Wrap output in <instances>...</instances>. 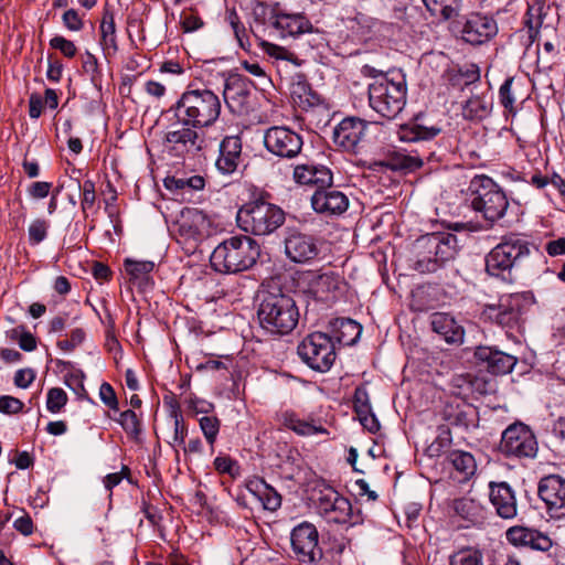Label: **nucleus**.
<instances>
[{"mask_svg":"<svg viewBox=\"0 0 565 565\" xmlns=\"http://www.w3.org/2000/svg\"><path fill=\"white\" fill-rule=\"evenodd\" d=\"M171 109L180 124L192 125L194 128H206L218 119L221 99L210 88L189 86Z\"/></svg>","mask_w":565,"mask_h":565,"instance_id":"nucleus-1","label":"nucleus"},{"mask_svg":"<svg viewBox=\"0 0 565 565\" xmlns=\"http://www.w3.org/2000/svg\"><path fill=\"white\" fill-rule=\"evenodd\" d=\"M260 327L271 334L290 333L299 320V310L295 299L278 290L262 291L257 310Z\"/></svg>","mask_w":565,"mask_h":565,"instance_id":"nucleus-2","label":"nucleus"},{"mask_svg":"<svg viewBox=\"0 0 565 565\" xmlns=\"http://www.w3.org/2000/svg\"><path fill=\"white\" fill-rule=\"evenodd\" d=\"M259 255L260 247L252 237L232 236L214 248L210 263L215 271L236 274L256 264Z\"/></svg>","mask_w":565,"mask_h":565,"instance_id":"nucleus-3","label":"nucleus"},{"mask_svg":"<svg viewBox=\"0 0 565 565\" xmlns=\"http://www.w3.org/2000/svg\"><path fill=\"white\" fill-rule=\"evenodd\" d=\"M458 238L451 233H431L415 242L416 259L413 268L422 274L435 273L459 252Z\"/></svg>","mask_w":565,"mask_h":565,"instance_id":"nucleus-4","label":"nucleus"},{"mask_svg":"<svg viewBox=\"0 0 565 565\" xmlns=\"http://www.w3.org/2000/svg\"><path fill=\"white\" fill-rule=\"evenodd\" d=\"M406 85L403 76L398 79L387 75L374 77L369 84L371 108L386 119L396 118L406 105Z\"/></svg>","mask_w":565,"mask_h":565,"instance_id":"nucleus-5","label":"nucleus"},{"mask_svg":"<svg viewBox=\"0 0 565 565\" xmlns=\"http://www.w3.org/2000/svg\"><path fill=\"white\" fill-rule=\"evenodd\" d=\"M530 256L526 241L518 236H508L494 246L486 256V270L489 275L512 280V269L522 266Z\"/></svg>","mask_w":565,"mask_h":565,"instance_id":"nucleus-6","label":"nucleus"},{"mask_svg":"<svg viewBox=\"0 0 565 565\" xmlns=\"http://www.w3.org/2000/svg\"><path fill=\"white\" fill-rule=\"evenodd\" d=\"M471 206L476 212L493 223L502 218L509 207L503 190L489 177L476 175L469 183Z\"/></svg>","mask_w":565,"mask_h":565,"instance_id":"nucleus-7","label":"nucleus"},{"mask_svg":"<svg viewBox=\"0 0 565 565\" xmlns=\"http://www.w3.org/2000/svg\"><path fill=\"white\" fill-rule=\"evenodd\" d=\"M242 230L254 235H268L285 222V212L275 204L257 200L244 204L237 212Z\"/></svg>","mask_w":565,"mask_h":565,"instance_id":"nucleus-8","label":"nucleus"},{"mask_svg":"<svg viewBox=\"0 0 565 565\" xmlns=\"http://www.w3.org/2000/svg\"><path fill=\"white\" fill-rule=\"evenodd\" d=\"M297 352L303 363L318 372L329 371L337 358L332 339L322 332L307 335L298 344Z\"/></svg>","mask_w":565,"mask_h":565,"instance_id":"nucleus-9","label":"nucleus"},{"mask_svg":"<svg viewBox=\"0 0 565 565\" xmlns=\"http://www.w3.org/2000/svg\"><path fill=\"white\" fill-rule=\"evenodd\" d=\"M198 129L180 120L170 125L162 142L167 152L179 158L199 154L205 148V139Z\"/></svg>","mask_w":565,"mask_h":565,"instance_id":"nucleus-10","label":"nucleus"},{"mask_svg":"<svg viewBox=\"0 0 565 565\" xmlns=\"http://www.w3.org/2000/svg\"><path fill=\"white\" fill-rule=\"evenodd\" d=\"M290 543L295 558L302 564L316 565L323 557L318 530L310 522L303 521L291 530Z\"/></svg>","mask_w":565,"mask_h":565,"instance_id":"nucleus-11","label":"nucleus"},{"mask_svg":"<svg viewBox=\"0 0 565 565\" xmlns=\"http://www.w3.org/2000/svg\"><path fill=\"white\" fill-rule=\"evenodd\" d=\"M499 449L508 457L534 458L537 454V441L526 425L515 423L502 433Z\"/></svg>","mask_w":565,"mask_h":565,"instance_id":"nucleus-12","label":"nucleus"},{"mask_svg":"<svg viewBox=\"0 0 565 565\" xmlns=\"http://www.w3.org/2000/svg\"><path fill=\"white\" fill-rule=\"evenodd\" d=\"M302 282L306 285V291L320 301L335 299L345 287L343 277L332 269L307 271Z\"/></svg>","mask_w":565,"mask_h":565,"instance_id":"nucleus-13","label":"nucleus"},{"mask_svg":"<svg viewBox=\"0 0 565 565\" xmlns=\"http://www.w3.org/2000/svg\"><path fill=\"white\" fill-rule=\"evenodd\" d=\"M264 146L273 154L282 159L296 158L302 149V137L284 126H273L264 132Z\"/></svg>","mask_w":565,"mask_h":565,"instance_id":"nucleus-14","label":"nucleus"},{"mask_svg":"<svg viewBox=\"0 0 565 565\" xmlns=\"http://www.w3.org/2000/svg\"><path fill=\"white\" fill-rule=\"evenodd\" d=\"M524 299L520 295L502 297L498 305L487 306L483 316L502 328L514 329L523 319Z\"/></svg>","mask_w":565,"mask_h":565,"instance_id":"nucleus-15","label":"nucleus"},{"mask_svg":"<svg viewBox=\"0 0 565 565\" xmlns=\"http://www.w3.org/2000/svg\"><path fill=\"white\" fill-rule=\"evenodd\" d=\"M285 254L294 263L306 264L316 259L320 253L315 236L288 228L284 238Z\"/></svg>","mask_w":565,"mask_h":565,"instance_id":"nucleus-16","label":"nucleus"},{"mask_svg":"<svg viewBox=\"0 0 565 565\" xmlns=\"http://www.w3.org/2000/svg\"><path fill=\"white\" fill-rule=\"evenodd\" d=\"M537 493L552 519L565 518V479L556 475L542 478Z\"/></svg>","mask_w":565,"mask_h":565,"instance_id":"nucleus-17","label":"nucleus"},{"mask_svg":"<svg viewBox=\"0 0 565 565\" xmlns=\"http://www.w3.org/2000/svg\"><path fill=\"white\" fill-rule=\"evenodd\" d=\"M317 507L319 513L330 523L345 524L351 521L350 501L331 488L320 492Z\"/></svg>","mask_w":565,"mask_h":565,"instance_id":"nucleus-18","label":"nucleus"},{"mask_svg":"<svg viewBox=\"0 0 565 565\" xmlns=\"http://www.w3.org/2000/svg\"><path fill=\"white\" fill-rule=\"evenodd\" d=\"M369 124L360 118L348 117L333 129V142L345 151L355 152L365 139Z\"/></svg>","mask_w":565,"mask_h":565,"instance_id":"nucleus-19","label":"nucleus"},{"mask_svg":"<svg viewBox=\"0 0 565 565\" xmlns=\"http://www.w3.org/2000/svg\"><path fill=\"white\" fill-rule=\"evenodd\" d=\"M497 33L498 25L495 20L477 12L466 17L461 29L462 40L472 45L482 44L492 39Z\"/></svg>","mask_w":565,"mask_h":565,"instance_id":"nucleus-20","label":"nucleus"},{"mask_svg":"<svg viewBox=\"0 0 565 565\" xmlns=\"http://www.w3.org/2000/svg\"><path fill=\"white\" fill-rule=\"evenodd\" d=\"M312 209L326 216L343 214L349 207V198L331 185L316 190L311 196Z\"/></svg>","mask_w":565,"mask_h":565,"instance_id":"nucleus-21","label":"nucleus"},{"mask_svg":"<svg viewBox=\"0 0 565 565\" xmlns=\"http://www.w3.org/2000/svg\"><path fill=\"white\" fill-rule=\"evenodd\" d=\"M242 140L238 136L225 137L218 147L216 169L225 175L234 174L242 164Z\"/></svg>","mask_w":565,"mask_h":565,"instance_id":"nucleus-22","label":"nucleus"},{"mask_svg":"<svg viewBox=\"0 0 565 565\" xmlns=\"http://www.w3.org/2000/svg\"><path fill=\"white\" fill-rule=\"evenodd\" d=\"M475 358L479 363L484 364L492 374H508L515 363L516 358L492 347H478L475 351Z\"/></svg>","mask_w":565,"mask_h":565,"instance_id":"nucleus-23","label":"nucleus"},{"mask_svg":"<svg viewBox=\"0 0 565 565\" xmlns=\"http://www.w3.org/2000/svg\"><path fill=\"white\" fill-rule=\"evenodd\" d=\"M294 180L300 185H310L316 190L333 183V174L329 168L321 164L302 163L294 168Z\"/></svg>","mask_w":565,"mask_h":565,"instance_id":"nucleus-24","label":"nucleus"},{"mask_svg":"<svg viewBox=\"0 0 565 565\" xmlns=\"http://www.w3.org/2000/svg\"><path fill=\"white\" fill-rule=\"evenodd\" d=\"M507 540L514 546H526L543 552L552 547V541L547 535L524 526L510 527L507 531Z\"/></svg>","mask_w":565,"mask_h":565,"instance_id":"nucleus-25","label":"nucleus"},{"mask_svg":"<svg viewBox=\"0 0 565 565\" xmlns=\"http://www.w3.org/2000/svg\"><path fill=\"white\" fill-rule=\"evenodd\" d=\"M489 497L500 518L513 519L516 515V499L513 490L507 482H491Z\"/></svg>","mask_w":565,"mask_h":565,"instance_id":"nucleus-26","label":"nucleus"},{"mask_svg":"<svg viewBox=\"0 0 565 565\" xmlns=\"http://www.w3.org/2000/svg\"><path fill=\"white\" fill-rule=\"evenodd\" d=\"M431 330L439 334L447 343L459 344L463 340V328L455 318L446 312H434L429 317Z\"/></svg>","mask_w":565,"mask_h":565,"instance_id":"nucleus-27","label":"nucleus"},{"mask_svg":"<svg viewBox=\"0 0 565 565\" xmlns=\"http://www.w3.org/2000/svg\"><path fill=\"white\" fill-rule=\"evenodd\" d=\"M443 128L438 124H428L422 117H416L415 120L408 125L401 127L398 135L399 139L407 142L429 141L435 139Z\"/></svg>","mask_w":565,"mask_h":565,"instance_id":"nucleus-28","label":"nucleus"},{"mask_svg":"<svg viewBox=\"0 0 565 565\" xmlns=\"http://www.w3.org/2000/svg\"><path fill=\"white\" fill-rule=\"evenodd\" d=\"M223 97L228 108L241 111L249 97L246 79L238 75L230 76L224 84Z\"/></svg>","mask_w":565,"mask_h":565,"instance_id":"nucleus-29","label":"nucleus"},{"mask_svg":"<svg viewBox=\"0 0 565 565\" xmlns=\"http://www.w3.org/2000/svg\"><path fill=\"white\" fill-rule=\"evenodd\" d=\"M475 409L471 405L459 398L445 404L443 418L451 426L468 428L471 424Z\"/></svg>","mask_w":565,"mask_h":565,"instance_id":"nucleus-30","label":"nucleus"},{"mask_svg":"<svg viewBox=\"0 0 565 565\" xmlns=\"http://www.w3.org/2000/svg\"><path fill=\"white\" fill-rule=\"evenodd\" d=\"M278 420L284 427L295 431L299 436L327 434L326 428L322 426L316 425L312 420L301 419L296 413L290 411L282 412Z\"/></svg>","mask_w":565,"mask_h":565,"instance_id":"nucleus-31","label":"nucleus"},{"mask_svg":"<svg viewBox=\"0 0 565 565\" xmlns=\"http://www.w3.org/2000/svg\"><path fill=\"white\" fill-rule=\"evenodd\" d=\"M447 459L461 476L460 480H467L473 476L477 470L475 457L468 451L452 450L448 454Z\"/></svg>","mask_w":565,"mask_h":565,"instance_id":"nucleus-32","label":"nucleus"},{"mask_svg":"<svg viewBox=\"0 0 565 565\" xmlns=\"http://www.w3.org/2000/svg\"><path fill=\"white\" fill-rule=\"evenodd\" d=\"M423 2L433 15L445 20L456 17L460 9V0H423Z\"/></svg>","mask_w":565,"mask_h":565,"instance_id":"nucleus-33","label":"nucleus"},{"mask_svg":"<svg viewBox=\"0 0 565 565\" xmlns=\"http://www.w3.org/2000/svg\"><path fill=\"white\" fill-rule=\"evenodd\" d=\"M124 266L131 279L148 284L150 281L149 274L153 270L154 263L150 260H134L126 258Z\"/></svg>","mask_w":565,"mask_h":565,"instance_id":"nucleus-34","label":"nucleus"},{"mask_svg":"<svg viewBox=\"0 0 565 565\" xmlns=\"http://www.w3.org/2000/svg\"><path fill=\"white\" fill-rule=\"evenodd\" d=\"M307 22L299 15H278L275 21V26L282 31V35H298L306 31Z\"/></svg>","mask_w":565,"mask_h":565,"instance_id":"nucleus-35","label":"nucleus"},{"mask_svg":"<svg viewBox=\"0 0 565 565\" xmlns=\"http://www.w3.org/2000/svg\"><path fill=\"white\" fill-rule=\"evenodd\" d=\"M117 422L126 434L135 440H138L142 434L141 417L132 409L121 412Z\"/></svg>","mask_w":565,"mask_h":565,"instance_id":"nucleus-36","label":"nucleus"},{"mask_svg":"<svg viewBox=\"0 0 565 565\" xmlns=\"http://www.w3.org/2000/svg\"><path fill=\"white\" fill-rule=\"evenodd\" d=\"M454 509L458 515L468 521H476L480 515L481 505L471 498H460L455 501Z\"/></svg>","mask_w":565,"mask_h":565,"instance_id":"nucleus-37","label":"nucleus"},{"mask_svg":"<svg viewBox=\"0 0 565 565\" xmlns=\"http://www.w3.org/2000/svg\"><path fill=\"white\" fill-rule=\"evenodd\" d=\"M489 114L488 103L479 97L473 96L469 98L462 108V115L467 119H482Z\"/></svg>","mask_w":565,"mask_h":565,"instance_id":"nucleus-38","label":"nucleus"},{"mask_svg":"<svg viewBox=\"0 0 565 565\" xmlns=\"http://www.w3.org/2000/svg\"><path fill=\"white\" fill-rule=\"evenodd\" d=\"M362 331L361 326L352 319L340 322L338 340L347 345L354 344Z\"/></svg>","mask_w":565,"mask_h":565,"instance_id":"nucleus-39","label":"nucleus"},{"mask_svg":"<svg viewBox=\"0 0 565 565\" xmlns=\"http://www.w3.org/2000/svg\"><path fill=\"white\" fill-rule=\"evenodd\" d=\"M258 499L263 502L266 510L276 511L281 504V497L271 487L264 481L256 483Z\"/></svg>","mask_w":565,"mask_h":565,"instance_id":"nucleus-40","label":"nucleus"},{"mask_svg":"<svg viewBox=\"0 0 565 565\" xmlns=\"http://www.w3.org/2000/svg\"><path fill=\"white\" fill-rule=\"evenodd\" d=\"M102 44L105 49L116 50L115 22L113 13L106 11L100 24Z\"/></svg>","mask_w":565,"mask_h":565,"instance_id":"nucleus-41","label":"nucleus"},{"mask_svg":"<svg viewBox=\"0 0 565 565\" xmlns=\"http://www.w3.org/2000/svg\"><path fill=\"white\" fill-rule=\"evenodd\" d=\"M449 565H482V554L475 548L461 550L450 556Z\"/></svg>","mask_w":565,"mask_h":565,"instance_id":"nucleus-42","label":"nucleus"},{"mask_svg":"<svg viewBox=\"0 0 565 565\" xmlns=\"http://www.w3.org/2000/svg\"><path fill=\"white\" fill-rule=\"evenodd\" d=\"M388 166L394 170L414 171L423 166L419 156L397 154L391 159Z\"/></svg>","mask_w":565,"mask_h":565,"instance_id":"nucleus-43","label":"nucleus"},{"mask_svg":"<svg viewBox=\"0 0 565 565\" xmlns=\"http://www.w3.org/2000/svg\"><path fill=\"white\" fill-rule=\"evenodd\" d=\"M199 424L206 441L213 446L220 431V419L216 416H203Z\"/></svg>","mask_w":565,"mask_h":565,"instance_id":"nucleus-44","label":"nucleus"},{"mask_svg":"<svg viewBox=\"0 0 565 565\" xmlns=\"http://www.w3.org/2000/svg\"><path fill=\"white\" fill-rule=\"evenodd\" d=\"M49 223L45 220H34L28 230L29 241L33 245L40 244L47 235Z\"/></svg>","mask_w":565,"mask_h":565,"instance_id":"nucleus-45","label":"nucleus"},{"mask_svg":"<svg viewBox=\"0 0 565 565\" xmlns=\"http://www.w3.org/2000/svg\"><path fill=\"white\" fill-rule=\"evenodd\" d=\"M67 402L66 393L58 387H53L47 392L46 408L51 413H57Z\"/></svg>","mask_w":565,"mask_h":565,"instance_id":"nucleus-46","label":"nucleus"},{"mask_svg":"<svg viewBox=\"0 0 565 565\" xmlns=\"http://www.w3.org/2000/svg\"><path fill=\"white\" fill-rule=\"evenodd\" d=\"M85 340V331L81 328L72 330L70 339L60 340L57 347L66 352H72Z\"/></svg>","mask_w":565,"mask_h":565,"instance_id":"nucleus-47","label":"nucleus"},{"mask_svg":"<svg viewBox=\"0 0 565 565\" xmlns=\"http://www.w3.org/2000/svg\"><path fill=\"white\" fill-rule=\"evenodd\" d=\"M79 189L82 190L81 206L83 212H86L88 209L93 207L96 201L95 184L93 181L86 180L83 184H79Z\"/></svg>","mask_w":565,"mask_h":565,"instance_id":"nucleus-48","label":"nucleus"},{"mask_svg":"<svg viewBox=\"0 0 565 565\" xmlns=\"http://www.w3.org/2000/svg\"><path fill=\"white\" fill-rule=\"evenodd\" d=\"M50 45L51 47L58 50L64 56L68 58L74 57L77 52L75 44L61 35L52 38Z\"/></svg>","mask_w":565,"mask_h":565,"instance_id":"nucleus-49","label":"nucleus"},{"mask_svg":"<svg viewBox=\"0 0 565 565\" xmlns=\"http://www.w3.org/2000/svg\"><path fill=\"white\" fill-rule=\"evenodd\" d=\"M99 397L102 402L113 411L119 409L118 399L113 386L104 382L99 387Z\"/></svg>","mask_w":565,"mask_h":565,"instance_id":"nucleus-50","label":"nucleus"},{"mask_svg":"<svg viewBox=\"0 0 565 565\" xmlns=\"http://www.w3.org/2000/svg\"><path fill=\"white\" fill-rule=\"evenodd\" d=\"M22 408L23 403L19 398L10 395L0 396V413L13 415L21 412Z\"/></svg>","mask_w":565,"mask_h":565,"instance_id":"nucleus-51","label":"nucleus"},{"mask_svg":"<svg viewBox=\"0 0 565 565\" xmlns=\"http://www.w3.org/2000/svg\"><path fill=\"white\" fill-rule=\"evenodd\" d=\"M354 411L359 416L365 415L366 413L372 412L370 402H369V395L365 390L363 388H356L354 393Z\"/></svg>","mask_w":565,"mask_h":565,"instance_id":"nucleus-52","label":"nucleus"},{"mask_svg":"<svg viewBox=\"0 0 565 565\" xmlns=\"http://www.w3.org/2000/svg\"><path fill=\"white\" fill-rule=\"evenodd\" d=\"M63 23L71 31H79L83 29L84 23L78 13L74 9H68L63 13Z\"/></svg>","mask_w":565,"mask_h":565,"instance_id":"nucleus-53","label":"nucleus"},{"mask_svg":"<svg viewBox=\"0 0 565 565\" xmlns=\"http://www.w3.org/2000/svg\"><path fill=\"white\" fill-rule=\"evenodd\" d=\"M186 431H188V429L184 424L183 417L179 414H174L173 444L179 445V446H184Z\"/></svg>","mask_w":565,"mask_h":565,"instance_id":"nucleus-54","label":"nucleus"},{"mask_svg":"<svg viewBox=\"0 0 565 565\" xmlns=\"http://www.w3.org/2000/svg\"><path fill=\"white\" fill-rule=\"evenodd\" d=\"M35 379V372L32 369H21L14 374V384L18 387L26 388Z\"/></svg>","mask_w":565,"mask_h":565,"instance_id":"nucleus-55","label":"nucleus"},{"mask_svg":"<svg viewBox=\"0 0 565 565\" xmlns=\"http://www.w3.org/2000/svg\"><path fill=\"white\" fill-rule=\"evenodd\" d=\"M52 188V183L44 182V181H38L33 182L29 188V194L33 199H44L49 195Z\"/></svg>","mask_w":565,"mask_h":565,"instance_id":"nucleus-56","label":"nucleus"},{"mask_svg":"<svg viewBox=\"0 0 565 565\" xmlns=\"http://www.w3.org/2000/svg\"><path fill=\"white\" fill-rule=\"evenodd\" d=\"M214 468L220 472V473H228L230 476H234L235 472H234V468H235V462L227 456H217L215 459H214Z\"/></svg>","mask_w":565,"mask_h":565,"instance_id":"nucleus-57","label":"nucleus"},{"mask_svg":"<svg viewBox=\"0 0 565 565\" xmlns=\"http://www.w3.org/2000/svg\"><path fill=\"white\" fill-rule=\"evenodd\" d=\"M512 82H513L512 78H508L501 85L500 90H499L501 104L505 108H512L513 107L514 98H513L512 93H511Z\"/></svg>","mask_w":565,"mask_h":565,"instance_id":"nucleus-58","label":"nucleus"},{"mask_svg":"<svg viewBox=\"0 0 565 565\" xmlns=\"http://www.w3.org/2000/svg\"><path fill=\"white\" fill-rule=\"evenodd\" d=\"M406 11H407L406 4L404 2L396 1L392 4L391 14L388 15V18L394 23L406 22V19H407Z\"/></svg>","mask_w":565,"mask_h":565,"instance_id":"nucleus-59","label":"nucleus"},{"mask_svg":"<svg viewBox=\"0 0 565 565\" xmlns=\"http://www.w3.org/2000/svg\"><path fill=\"white\" fill-rule=\"evenodd\" d=\"M230 24L233 29V32L235 34V38L237 39L239 46L245 49V43L243 41V38L245 36V28L239 22L238 17L235 12H232L228 17Z\"/></svg>","mask_w":565,"mask_h":565,"instance_id":"nucleus-60","label":"nucleus"},{"mask_svg":"<svg viewBox=\"0 0 565 565\" xmlns=\"http://www.w3.org/2000/svg\"><path fill=\"white\" fill-rule=\"evenodd\" d=\"M44 107L43 98L39 94H32L29 99V115L31 118H39Z\"/></svg>","mask_w":565,"mask_h":565,"instance_id":"nucleus-61","label":"nucleus"},{"mask_svg":"<svg viewBox=\"0 0 565 565\" xmlns=\"http://www.w3.org/2000/svg\"><path fill=\"white\" fill-rule=\"evenodd\" d=\"M185 185V195L192 194L194 191H200L205 185V180L201 175H192L190 178H184Z\"/></svg>","mask_w":565,"mask_h":565,"instance_id":"nucleus-62","label":"nucleus"},{"mask_svg":"<svg viewBox=\"0 0 565 565\" xmlns=\"http://www.w3.org/2000/svg\"><path fill=\"white\" fill-rule=\"evenodd\" d=\"M359 419L362 426L372 434L380 429V423L373 412L359 416Z\"/></svg>","mask_w":565,"mask_h":565,"instance_id":"nucleus-63","label":"nucleus"},{"mask_svg":"<svg viewBox=\"0 0 565 565\" xmlns=\"http://www.w3.org/2000/svg\"><path fill=\"white\" fill-rule=\"evenodd\" d=\"M545 249L550 256H559L565 254V237L551 241L546 244Z\"/></svg>","mask_w":565,"mask_h":565,"instance_id":"nucleus-64","label":"nucleus"}]
</instances>
